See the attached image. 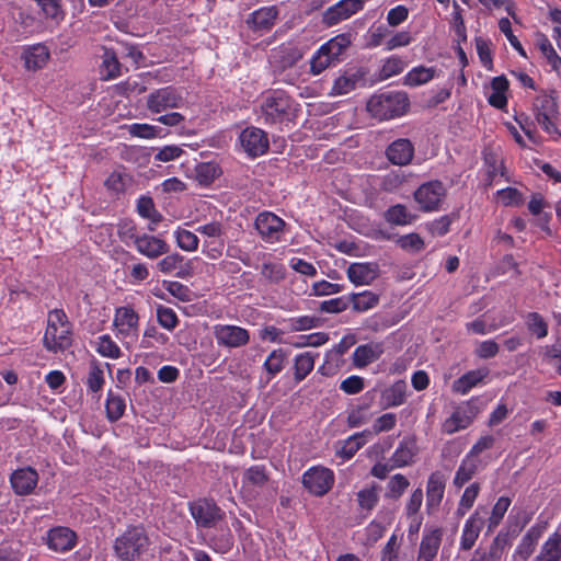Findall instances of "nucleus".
I'll return each mask as SVG.
<instances>
[{
	"mask_svg": "<svg viewBox=\"0 0 561 561\" xmlns=\"http://www.w3.org/2000/svg\"><path fill=\"white\" fill-rule=\"evenodd\" d=\"M442 537L443 530L440 528L426 531L420 545V558L424 559V561L434 559L440 547Z\"/></svg>",
	"mask_w": 561,
	"mask_h": 561,
	"instance_id": "22",
	"label": "nucleus"
},
{
	"mask_svg": "<svg viewBox=\"0 0 561 561\" xmlns=\"http://www.w3.org/2000/svg\"><path fill=\"white\" fill-rule=\"evenodd\" d=\"M285 222L273 213L264 211L255 219V228L262 238L266 240H278Z\"/></svg>",
	"mask_w": 561,
	"mask_h": 561,
	"instance_id": "16",
	"label": "nucleus"
},
{
	"mask_svg": "<svg viewBox=\"0 0 561 561\" xmlns=\"http://www.w3.org/2000/svg\"><path fill=\"white\" fill-rule=\"evenodd\" d=\"M334 474L323 467H313L305 472L302 483L310 493L322 496L332 488Z\"/></svg>",
	"mask_w": 561,
	"mask_h": 561,
	"instance_id": "8",
	"label": "nucleus"
},
{
	"mask_svg": "<svg viewBox=\"0 0 561 561\" xmlns=\"http://www.w3.org/2000/svg\"><path fill=\"white\" fill-rule=\"evenodd\" d=\"M485 377V373L481 370H471L453 383V390L455 392L466 394L470 389L477 386Z\"/></svg>",
	"mask_w": 561,
	"mask_h": 561,
	"instance_id": "32",
	"label": "nucleus"
},
{
	"mask_svg": "<svg viewBox=\"0 0 561 561\" xmlns=\"http://www.w3.org/2000/svg\"><path fill=\"white\" fill-rule=\"evenodd\" d=\"M340 388L347 394H356L364 389V379L359 376H351L341 382Z\"/></svg>",
	"mask_w": 561,
	"mask_h": 561,
	"instance_id": "64",
	"label": "nucleus"
},
{
	"mask_svg": "<svg viewBox=\"0 0 561 561\" xmlns=\"http://www.w3.org/2000/svg\"><path fill=\"white\" fill-rule=\"evenodd\" d=\"M183 102L182 95L172 87H165L151 92L147 99V107L153 113L169 108H178Z\"/></svg>",
	"mask_w": 561,
	"mask_h": 561,
	"instance_id": "9",
	"label": "nucleus"
},
{
	"mask_svg": "<svg viewBox=\"0 0 561 561\" xmlns=\"http://www.w3.org/2000/svg\"><path fill=\"white\" fill-rule=\"evenodd\" d=\"M348 299L343 297L332 298L330 300H324L320 304L319 309L323 312L337 313L347 309Z\"/></svg>",
	"mask_w": 561,
	"mask_h": 561,
	"instance_id": "61",
	"label": "nucleus"
},
{
	"mask_svg": "<svg viewBox=\"0 0 561 561\" xmlns=\"http://www.w3.org/2000/svg\"><path fill=\"white\" fill-rule=\"evenodd\" d=\"M76 533L67 527H56L49 530L47 535L48 547L55 551H68L76 543Z\"/></svg>",
	"mask_w": 561,
	"mask_h": 561,
	"instance_id": "19",
	"label": "nucleus"
},
{
	"mask_svg": "<svg viewBox=\"0 0 561 561\" xmlns=\"http://www.w3.org/2000/svg\"><path fill=\"white\" fill-rule=\"evenodd\" d=\"M241 146L250 157L264 154L270 146L267 135L256 127H248L240 135Z\"/></svg>",
	"mask_w": 561,
	"mask_h": 561,
	"instance_id": "11",
	"label": "nucleus"
},
{
	"mask_svg": "<svg viewBox=\"0 0 561 561\" xmlns=\"http://www.w3.org/2000/svg\"><path fill=\"white\" fill-rule=\"evenodd\" d=\"M301 57V51L296 47H283L274 55L279 59L282 69L293 67Z\"/></svg>",
	"mask_w": 561,
	"mask_h": 561,
	"instance_id": "44",
	"label": "nucleus"
},
{
	"mask_svg": "<svg viewBox=\"0 0 561 561\" xmlns=\"http://www.w3.org/2000/svg\"><path fill=\"white\" fill-rule=\"evenodd\" d=\"M369 432L364 431L362 433H356L352 436H350L344 443L343 446L337 449L336 454L344 458V459H351L358 449L364 445V436L368 434Z\"/></svg>",
	"mask_w": 561,
	"mask_h": 561,
	"instance_id": "34",
	"label": "nucleus"
},
{
	"mask_svg": "<svg viewBox=\"0 0 561 561\" xmlns=\"http://www.w3.org/2000/svg\"><path fill=\"white\" fill-rule=\"evenodd\" d=\"M127 176L121 172H113L105 181L107 190L121 193L125 190Z\"/></svg>",
	"mask_w": 561,
	"mask_h": 561,
	"instance_id": "63",
	"label": "nucleus"
},
{
	"mask_svg": "<svg viewBox=\"0 0 561 561\" xmlns=\"http://www.w3.org/2000/svg\"><path fill=\"white\" fill-rule=\"evenodd\" d=\"M163 287L175 298L181 301H191L192 300V291L187 286L173 280H164Z\"/></svg>",
	"mask_w": 561,
	"mask_h": 561,
	"instance_id": "52",
	"label": "nucleus"
},
{
	"mask_svg": "<svg viewBox=\"0 0 561 561\" xmlns=\"http://www.w3.org/2000/svg\"><path fill=\"white\" fill-rule=\"evenodd\" d=\"M262 114L267 123L282 124L293 121L297 115V104L284 91H273L261 104Z\"/></svg>",
	"mask_w": 561,
	"mask_h": 561,
	"instance_id": "1",
	"label": "nucleus"
},
{
	"mask_svg": "<svg viewBox=\"0 0 561 561\" xmlns=\"http://www.w3.org/2000/svg\"><path fill=\"white\" fill-rule=\"evenodd\" d=\"M407 385L403 381H397L383 392L386 407L401 405L405 400Z\"/></svg>",
	"mask_w": 561,
	"mask_h": 561,
	"instance_id": "39",
	"label": "nucleus"
},
{
	"mask_svg": "<svg viewBox=\"0 0 561 561\" xmlns=\"http://www.w3.org/2000/svg\"><path fill=\"white\" fill-rule=\"evenodd\" d=\"M105 408L108 420L114 422L123 416L125 411V401L123 398L110 392Z\"/></svg>",
	"mask_w": 561,
	"mask_h": 561,
	"instance_id": "45",
	"label": "nucleus"
},
{
	"mask_svg": "<svg viewBox=\"0 0 561 561\" xmlns=\"http://www.w3.org/2000/svg\"><path fill=\"white\" fill-rule=\"evenodd\" d=\"M185 262L183 255L179 253H172L157 263V268L163 274H170L181 267V264Z\"/></svg>",
	"mask_w": 561,
	"mask_h": 561,
	"instance_id": "49",
	"label": "nucleus"
},
{
	"mask_svg": "<svg viewBox=\"0 0 561 561\" xmlns=\"http://www.w3.org/2000/svg\"><path fill=\"white\" fill-rule=\"evenodd\" d=\"M268 480L265 469L261 466H252L244 472V486H263Z\"/></svg>",
	"mask_w": 561,
	"mask_h": 561,
	"instance_id": "41",
	"label": "nucleus"
},
{
	"mask_svg": "<svg viewBox=\"0 0 561 561\" xmlns=\"http://www.w3.org/2000/svg\"><path fill=\"white\" fill-rule=\"evenodd\" d=\"M477 415V410L471 404L458 407L453 414L443 423V432L454 434L460 430L467 428Z\"/></svg>",
	"mask_w": 561,
	"mask_h": 561,
	"instance_id": "14",
	"label": "nucleus"
},
{
	"mask_svg": "<svg viewBox=\"0 0 561 561\" xmlns=\"http://www.w3.org/2000/svg\"><path fill=\"white\" fill-rule=\"evenodd\" d=\"M435 70L423 66L412 69L405 77V83L412 87L428 82L434 77Z\"/></svg>",
	"mask_w": 561,
	"mask_h": 561,
	"instance_id": "42",
	"label": "nucleus"
},
{
	"mask_svg": "<svg viewBox=\"0 0 561 561\" xmlns=\"http://www.w3.org/2000/svg\"><path fill=\"white\" fill-rule=\"evenodd\" d=\"M114 325L121 334H130L138 325L137 313L128 307L116 309Z\"/></svg>",
	"mask_w": 561,
	"mask_h": 561,
	"instance_id": "26",
	"label": "nucleus"
},
{
	"mask_svg": "<svg viewBox=\"0 0 561 561\" xmlns=\"http://www.w3.org/2000/svg\"><path fill=\"white\" fill-rule=\"evenodd\" d=\"M190 511L199 527H215L222 519L224 513L215 502L203 499L190 505Z\"/></svg>",
	"mask_w": 561,
	"mask_h": 561,
	"instance_id": "7",
	"label": "nucleus"
},
{
	"mask_svg": "<svg viewBox=\"0 0 561 561\" xmlns=\"http://www.w3.org/2000/svg\"><path fill=\"white\" fill-rule=\"evenodd\" d=\"M511 505V500L506 496H502L495 503L492 514L490 517V526H496Z\"/></svg>",
	"mask_w": 561,
	"mask_h": 561,
	"instance_id": "62",
	"label": "nucleus"
},
{
	"mask_svg": "<svg viewBox=\"0 0 561 561\" xmlns=\"http://www.w3.org/2000/svg\"><path fill=\"white\" fill-rule=\"evenodd\" d=\"M286 354L282 348L274 350L264 362V369L268 374V380L279 374L284 368Z\"/></svg>",
	"mask_w": 561,
	"mask_h": 561,
	"instance_id": "38",
	"label": "nucleus"
},
{
	"mask_svg": "<svg viewBox=\"0 0 561 561\" xmlns=\"http://www.w3.org/2000/svg\"><path fill=\"white\" fill-rule=\"evenodd\" d=\"M121 64L111 49H105L102 61V76L104 80H111L119 76Z\"/></svg>",
	"mask_w": 561,
	"mask_h": 561,
	"instance_id": "35",
	"label": "nucleus"
},
{
	"mask_svg": "<svg viewBox=\"0 0 561 561\" xmlns=\"http://www.w3.org/2000/svg\"><path fill=\"white\" fill-rule=\"evenodd\" d=\"M352 44V34L342 33L328 41L322 45L323 51L331 56V59L339 61L340 57L344 54L347 47Z\"/></svg>",
	"mask_w": 561,
	"mask_h": 561,
	"instance_id": "29",
	"label": "nucleus"
},
{
	"mask_svg": "<svg viewBox=\"0 0 561 561\" xmlns=\"http://www.w3.org/2000/svg\"><path fill=\"white\" fill-rule=\"evenodd\" d=\"M385 217L388 222L400 226L411 224L415 218L412 214L408 211L407 207L402 204L391 206L386 211Z\"/></svg>",
	"mask_w": 561,
	"mask_h": 561,
	"instance_id": "37",
	"label": "nucleus"
},
{
	"mask_svg": "<svg viewBox=\"0 0 561 561\" xmlns=\"http://www.w3.org/2000/svg\"><path fill=\"white\" fill-rule=\"evenodd\" d=\"M537 45L542 55L547 58L552 69L559 71L561 69V57L557 54L550 41L542 35L538 39Z\"/></svg>",
	"mask_w": 561,
	"mask_h": 561,
	"instance_id": "40",
	"label": "nucleus"
},
{
	"mask_svg": "<svg viewBox=\"0 0 561 561\" xmlns=\"http://www.w3.org/2000/svg\"><path fill=\"white\" fill-rule=\"evenodd\" d=\"M410 485L409 480L400 473L394 474L388 483L387 497L399 499Z\"/></svg>",
	"mask_w": 561,
	"mask_h": 561,
	"instance_id": "46",
	"label": "nucleus"
},
{
	"mask_svg": "<svg viewBox=\"0 0 561 561\" xmlns=\"http://www.w3.org/2000/svg\"><path fill=\"white\" fill-rule=\"evenodd\" d=\"M214 335L217 343L226 347H241L247 345L250 341L248 330L237 325H216L214 329Z\"/></svg>",
	"mask_w": 561,
	"mask_h": 561,
	"instance_id": "10",
	"label": "nucleus"
},
{
	"mask_svg": "<svg viewBox=\"0 0 561 561\" xmlns=\"http://www.w3.org/2000/svg\"><path fill=\"white\" fill-rule=\"evenodd\" d=\"M479 466V460L471 456H466L459 468L456 471L454 478V485L456 488H462L468 481L472 479V477L477 473Z\"/></svg>",
	"mask_w": 561,
	"mask_h": 561,
	"instance_id": "28",
	"label": "nucleus"
},
{
	"mask_svg": "<svg viewBox=\"0 0 561 561\" xmlns=\"http://www.w3.org/2000/svg\"><path fill=\"white\" fill-rule=\"evenodd\" d=\"M534 111L536 121L548 134L558 131L554 119L559 112L554 98L548 94L537 96L534 102Z\"/></svg>",
	"mask_w": 561,
	"mask_h": 561,
	"instance_id": "6",
	"label": "nucleus"
},
{
	"mask_svg": "<svg viewBox=\"0 0 561 561\" xmlns=\"http://www.w3.org/2000/svg\"><path fill=\"white\" fill-rule=\"evenodd\" d=\"M371 414L367 411L366 407H358L350 412L347 416V424L350 427H358L370 421Z\"/></svg>",
	"mask_w": 561,
	"mask_h": 561,
	"instance_id": "58",
	"label": "nucleus"
},
{
	"mask_svg": "<svg viewBox=\"0 0 561 561\" xmlns=\"http://www.w3.org/2000/svg\"><path fill=\"white\" fill-rule=\"evenodd\" d=\"M416 451L415 442L413 439H404L391 457L392 467L400 468L412 463Z\"/></svg>",
	"mask_w": 561,
	"mask_h": 561,
	"instance_id": "27",
	"label": "nucleus"
},
{
	"mask_svg": "<svg viewBox=\"0 0 561 561\" xmlns=\"http://www.w3.org/2000/svg\"><path fill=\"white\" fill-rule=\"evenodd\" d=\"M561 559V534L556 533L550 537L542 549L538 561H559Z\"/></svg>",
	"mask_w": 561,
	"mask_h": 561,
	"instance_id": "33",
	"label": "nucleus"
},
{
	"mask_svg": "<svg viewBox=\"0 0 561 561\" xmlns=\"http://www.w3.org/2000/svg\"><path fill=\"white\" fill-rule=\"evenodd\" d=\"M130 238L133 239L137 251L148 259L154 260L169 252L168 243L161 238L147 233H131Z\"/></svg>",
	"mask_w": 561,
	"mask_h": 561,
	"instance_id": "12",
	"label": "nucleus"
},
{
	"mask_svg": "<svg viewBox=\"0 0 561 561\" xmlns=\"http://www.w3.org/2000/svg\"><path fill=\"white\" fill-rule=\"evenodd\" d=\"M382 352L383 348L379 343L359 345L353 354V364L358 368L366 367L370 363L377 360Z\"/></svg>",
	"mask_w": 561,
	"mask_h": 561,
	"instance_id": "24",
	"label": "nucleus"
},
{
	"mask_svg": "<svg viewBox=\"0 0 561 561\" xmlns=\"http://www.w3.org/2000/svg\"><path fill=\"white\" fill-rule=\"evenodd\" d=\"M278 11L275 7L262 8L254 11L247 23L257 32H267L272 28L277 18Z\"/></svg>",
	"mask_w": 561,
	"mask_h": 561,
	"instance_id": "20",
	"label": "nucleus"
},
{
	"mask_svg": "<svg viewBox=\"0 0 561 561\" xmlns=\"http://www.w3.org/2000/svg\"><path fill=\"white\" fill-rule=\"evenodd\" d=\"M499 28L502 33L505 34L506 38L508 39L510 44L524 57H526V53L518 41V38L513 34L511 22L507 18H502L499 21Z\"/></svg>",
	"mask_w": 561,
	"mask_h": 561,
	"instance_id": "57",
	"label": "nucleus"
},
{
	"mask_svg": "<svg viewBox=\"0 0 561 561\" xmlns=\"http://www.w3.org/2000/svg\"><path fill=\"white\" fill-rule=\"evenodd\" d=\"M357 501L363 510H373L378 502L376 486L365 488L357 493Z\"/></svg>",
	"mask_w": 561,
	"mask_h": 561,
	"instance_id": "53",
	"label": "nucleus"
},
{
	"mask_svg": "<svg viewBox=\"0 0 561 561\" xmlns=\"http://www.w3.org/2000/svg\"><path fill=\"white\" fill-rule=\"evenodd\" d=\"M316 355L311 352L299 354L295 358L294 363V379L298 383L302 381L314 367Z\"/></svg>",
	"mask_w": 561,
	"mask_h": 561,
	"instance_id": "31",
	"label": "nucleus"
},
{
	"mask_svg": "<svg viewBox=\"0 0 561 561\" xmlns=\"http://www.w3.org/2000/svg\"><path fill=\"white\" fill-rule=\"evenodd\" d=\"M365 0H341L336 4L328 8L323 13V22L329 25H335L341 21L351 18L364 7Z\"/></svg>",
	"mask_w": 561,
	"mask_h": 561,
	"instance_id": "13",
	"label": "nucleus"
},
{
	"mask_svg": "<svg viewBox=\"0 0 561 561\" xmlns=\"http://www.w3.org/2000/svg\"><path fill=\"white\" fill-rule=\"evenodd\" d=\"M22 58L27 70L36 71L43 68L49 59V50L45 45L36 44L27 47Z\"/></svg>",
	"mask_w": 561,
	"mask_h": 561,
	"instance_id": "21",
	"label": "nucleus"
},
{
	"mask_svg": "<svg viewBox=\"0 0 561 561\" xmlns=\"http://www.w3.org/2000/svg\"><path fill=\"white\" fill-rule=\"evenodd\" d=\"M386 154L391 163L407 165L413 158L414 147L409 139L400 138L388 146Z\"/></svg>",
	"mask_w": 561,
	"mask_h": 561,
	"instance_id": "17",
	"label": "nucleus"
},
{
	"mask_svg": "<svg viewBox=\"0 0 561 561\" xmlns=\"http://www.w3.org/2000/svg\"><path fill=\"white\" fill-rule=\"evenodd\" d=\"M445 194L446 190L442 182L430 181L414 192V199L423 211H433L438 209Z\"/></svg>",
	"mask_w": 561,
	"mask_h": 561,
	"instance_id": "5",
	"label": "nucleus"
},
{
	"mask_svg": "<svg viewBox=\"0 0 561 561\" xmlns=\"http://www.w3.org/2000/svg\"><path fill=\"white\" fill-rule=\"evenodd\" d=\"M14 492L19 495H26L33 492L38 482L36 470L31 467L15 470L10 478Z\"/></svg>",
	"mask_w": 561,
	"mask_h": 561,
	"instance_id": "15",
	"label": "nucleus"
},
{
	"mask_svg": "<svg viewBox=\"0 0 561 561\" xmlns=\"http://www.w3.org/2000/svg\"><path fill=\"white\" fill-rule=\"evenodd\" d=\"M497 194L505 206H518L523 204V195L517 188L506 187L499 191Z\"/></svg>",
	"mask_w": 561,
	"mask_h": 561,
	"instance_id": "59",
	"label": "nucleus"
},
{
	"mask_svg": "<svg viewBox=\"0 0 561 561\" xmlns=\"http://www.w3.org/2000/svg\"><path fill=\"white\" fill-rule=\"evenodd\" d=\"M98 352L110 358H118L121 356V350L117 344L111 339L110 335H102L99 337Z\"/></svg>",
	"mask_w": 561,
	"mask_h": 561,
	"instance_id": "48",
	"label": "nucleus"
},
{
	"mask_svg": "<svg viewBox=\"0 0 561 561\" xmlns=\"http://www.w3.org/2000/svg\"><path fill=\"white\" fill-rule=\"evenodd\" d=\"M480 492V484L474 482L467 486L460 497L459 505L456 511L458 517H462L473 506V503Z\"/></svg>",
	"mask_w": 561,
	"mask_h": 561,
	"instance_id": "36",
	"label": "nucleus"
},
{
	"mask_svg": "<svg viewBox=\"0 0 561 561\" xmlns=\"http://www.w3.org/2000/svg\"><path fill=\"white\" fill-rule=\"evenodd\" d=\"M527 325L528 330L538 339H542L548 334V324L537 312H531L528 314Z\"/></svg>",
	"mask_w": 561,
	"mask_h": 561,
	"instance_id": "51",
	"label": "nucleus"
},
{
	"mask_svg": "<svg viewBox=\"0 0 561 561\" xmlns=\"http://www.w3.org/2000/svg\"><path fill=\"white\" fill-rule=\"evenodd\" d=\"M397 242L400 248L411 252H417L424 248V241L417 233L402 236Z\"/></svg>",
	"mask_w": 561,
	"mask_h": 561,
	"instance_id": "56",
	"label": "nucleus"
},
{
	"mask_svg": "<svg viewBox=\"0 0 561 561\" xmlns=\"http://www.w3.org/2000/svg\"><path fill=\"white\" fill-rule=\"evenodd\" d=\"M408 106L409 99L403 92H388L373 95L367 102V111L380 121L403 115Z\"/></svg>",
	"mask_w": 561,
	"mask_h": 561,
	"instance_id": "2",
	"label": "nucleus"
},
{
	"mask_svg": "<svg viewBox=\"0 0 561 561\" xmlns=\"http://www.w3.org/2000/svg\"><path fill=\"white\" fill-rule=\"evenodd\" d=\"M376 263H353L347 268V277L355 285H369L378 277Z\"/></svg>",
	"mask_w": 561,
	"mask_h": 561,
	"instance_id": "18",
	"label": "nucleus"
},
{
	"mask_svg": "<svg viewBox=\"0 0 561 561\" xmlns=\"http://www.w3.org/2000/svg\"><path fill=\"white\" fill-rule=\"evenodd\" d=\"M357 79L353 77L347 76H341L339 77L332 88V94L341 95L346 94L355 89Z\"/></svg>",
	"mask_w": 561,
	"mask_h": 561,
	"instance_id": "60",
	"label": "nucleus"
},
{
	"mask_svg": "<svg viewBox=\"0 0 561 561\" xmlns=\"http://www.w3.org/2000/svg\"><path fill=\"white\" fill-rule=\"evenodd\" d=\"M157 317L159 324L167 330H173L178 325V317L171 308L159 306Z\"/></svg>",
	"mask_w": 561,
	"mask_h": 561,
	"instance_id": "54",
	"label": "nucleus"
},
{
	"mask_svg": "<svg viewBox=\"0 0 561 561\" xmlns=\"http://www.w3.org/2000/svg\"><path fill=\"white\" fill-rule=\"evenodd\" d=\"M348 300L352 302L354 311L365 312L375 308L379 304V295L365 290L358 294H351Z\"/></svg>",
	"mask_w": 561,
	"mask_h": 561,
	"instance_id": "30",
	"label": "nucleus"
},
{
	"mask_svg": "<svg viewBox=\"0 0 561 561\" xmlns=\"http://www.w3.org/2000/svg\"><path fill=\"white\" fill-rule=\"evenodd\" d=\"M335 61L331 59V56L328 55L327 51H323V47L321 46L317 54L313 56L310 62L311 72L313 75H319L328 67L333 65Z\"/></svg>",
	"mask_w": 561,
	"mask_h": 561,
	"instance_id": "50",
	"label": "nucleus"
},
{
	"mask_svg": "<svg viewBox=\"0 0 561 561\" xmlns=\"http://www.w3.org/2000/svg\"><path fill=\"white\" fill-rule=\"evenodd\" d=\"M175 240L178 245L184 251L193 252L198 248V238L192 231L179 228L175 231Z\"/></svg>",
	"mask_w": 561,
	"mask_h": 561,
	"instance_id": "43",
	"label": "nucleus"
},
{
	"mask_svg": "<svg viewBox=\"0 0 561 561\" xmlns=\"http://www.w3.org/2000/svg\"><path fill=\"white\" fill-rule=\"evenodd\" d=\"M44 345L48 351L57 352L71 345V327L62 310H53L48 314Z\"/></svg>",
	"mask_w": 561,
	"mask_h": 561,
	"instance_id": "4",
	"label": "nucleus"
},
{
	"mask_svg": "<svg viewBox=\"0 0 561 561\" xmlns=\"http://www.w3.org/2000/svg\"><path fill=\"white\" fill-rule=\"evenodd\" d=\"M261 274L267 282L277 284L285 277V267L278 263H264Z\"/></svg>",
	"mask_w": 561,
	"mask_h": 561,
	"instance_id": "47",
	"label": "nucleus"
},
{
	"mask_svg": "<svg viewBox=\"0 0 561 561\" xmlns=\"http://www.w3.org/2000/svg\"><path fill=\"white\" fill-rule=\"evenodd\" d=\"M445 491V478L436 471L433 472L427 481L426 488V504L428 507H437L444 496Z\"/></svg>",
	"mask_w": 561,
	"mask_h": 561,
	"instance_id": "25",
	"label": "nucleus"
},
{
	"mask_svg": "<svg viewBox=\"0 0 561 561\" xmlns=\"http://www.w3.org/2000/svg\"><path fill=\"white\" fill-rule=\"evenodd\" d=\"M103 383V370L96 363L93 362L90 366V371L87 380L88 388L93 392H98L99 390L102 389Z\"/></svg>",
	"mask_w": 561,
	"mask_h": 561,
	"instance_id": "55",
	"label": "nucleus"
},
{
	"mask_svg": "<svg viewBox=\"0 0 561 561\" xmlns=\"http://www.w3.org/2000/svg\"><path fill=\"white\" fill-rule=\"evenodd\" d=\"M482 526L483 518L480 516L479 512L476 511L465 524L460 541L462 550H470L473 547Z\"/></svg>",
	"mask_w": 561,
	"mask_h": 561,
	"instance_id": "23",
	"label": "nucleus"
},
{
	"mask_svg": "<svg viewBox=\"0 0 561 561\" xmlns=\"http://www.w3.org/2000/svg\"><path fill=\"white\" fill-rule=\"evenodd\" d=\"M149 546V539L145 529L139 526L129 527L115 540L114 550L122 561L141 559Z\"/></svg>",
	"mask_w": 561,
	"mask_h": 561,
	"instance_id": "3",
	"label": "nucleus"
}]
</instances>
